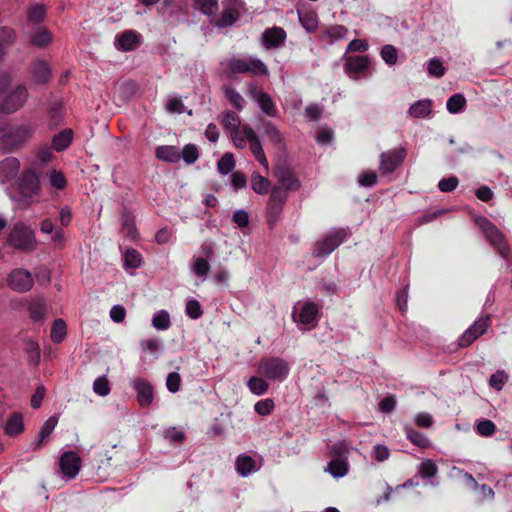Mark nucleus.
<instances>
[{"instance_id": "obj_1", "label": "nucleus", "mask_w": 512, "mask_h": 512, "mask_svg": "<svg viewBox=\"0 0 512 512\" xmlns=\"http://www.w3.org/2000/svg\"><path fill=\"white\" fill-rule=\"evenodd\" d=\"M33 135L29 125H8L0 128V149L12 152L19 149Z\"/></svg>"}, {"instance_id": "obj_2", "label": "nucleus", "mask_w": 512, "mask_h": 512, "mask_svg": "<svg viewBox=\"0 0 512 512\" xmlns=\"http://www.w3.org/2000/svg\"><path fill=\"white\" fill-rule=\"evenodd\" d=\"M346 228H339L326 234L322 240L317 241L312 248V256L325 258L335 251L348 237Z\"/></svg>"}, {"instance_id": "obj_3", "label": "nucleus", "mask_w": 512, "mask_h": 512, "mask_svg": "<svg viewBox=\"0 0 512 512\" xmlns=\"http://www.w3.org/2000/svg\"><path fill=\"white\" fill-rule=\"evenodd\" d=\"M289 364L280 357H263L258 364V374L273 381L282 382L289 374Z\"/></svg>"}, {"instance_id": "obj_4", "label": "nucleus", "mask_w": 512, "mask_h": 512, "mask_svg": "<svg viewBox=\"0 0 512 512\" xmlns=\"http://www.w3.org/2000/svg\"><path fill=\"white\" fill-rule=\"evenodd\" d=\"M8 243L17 250L31 252L36 248L34 231L22 222L15 223L10 231Z\"/></svg>"}, {"instance_id": "obj_5", "label": "nucleus", "mask_w": 512, "mask_h": 512, "mask_svg": "<svg viewBox=\"0 0 512 512\" xmlns=\"http://www.w3.org/2000/svg\"><path fill=\"white\" fill-rule=\"evenodd\" d=\"M287 199L288 194L282 187L274 186L271 189L266 206V221L270 229H273L278 222Z\"/></svg>"}, {"instance_id": "obj_6", "label": "nucleus", "mask_w": 512, "mask_h": 512, "mask_svg": "<svg viewBox=\"0 0 512 512\" xmlns=\"http://www.w3.org/2000/svg\"><path fill=\"white\" fill-rule=\"evenodd\" d=\"M478 224L483 231L486 239L490 244L498 251L503 258H508L510 255V249L506 242L504 234L494 225L490 220L482 217Z\"/></svg>"}, {"instance_id": "obj_7", "label": "nucleus", "mask_w": 512, "mask_h": 512, "mask_svg": "<svg viewBox=\"0 0 512 512\" xmlns=\"http://www.w3.org/2000/svg\"><path fill=\"white\" fill-rule=\"evenodd\" d=\"M407 156V150L403 147L382 152L379 156V171L381 175L394 172L402 165Z\"/></svg>"}, {"instance_id": "obj_8", "label": "nucleus", "mask_w": 512, "mask_h": 512, "mask_svg": "<svg viewBox=\"0 0 512 512\" xmlns=\"http://www.w3.org/2000/svg\"><path fill=\"white\" fill-rule=\"evenodd\" d=\"M491 325V318L489 315H482L471 325L458 339V346L466 348L470 346L475 340L486 333Z\"/></svg>"}, {"instance_id": "obj_9", "label": "nucleus", "mask_w": 512, "mask_h": 512, "mask_svg": "<svg viewBox=\"0 0 512 512\" xmlns=\"http://www.w3.org/2000/svg\"><path fill=\"white\" fill-rule=\"evenodd\" d=\"M228 69L232 73H251L253 75H265L268 72L266 65L259 59L233 58L228 63Z\"/></svg>"}, {"instance_id": "obj_10", "label": "nucleus", "mask_w": 512, "mask_h": 512, "mask_svg": "<svg viewBox=\"0 0 512 512\" xmlns=\"http://www.w3.org/2000/svg\"><path fill=\"white\" fill-rule=\"evenodd\" d=\"M18 191L27 203L38 195L40 191V180L35 171L25 170L18 180Z\"/></svg>"}, {"instance_id": "obj_11", "label": "nucleus", "mask_w": 512, "mask_h": 512, "mask_svg": "<svg viewBox=\"0 0 512 512\" xmlns=\"http://www.w3.org/2000/svg\"><path fill=\"white\" fill-rule=\"evenodd\" d=\"M28 99V90L24 85H18L0 103V111L12 114L23 107Z\"/></svg>"}, {"instance_id": "obj_12", "label": "nucleus", "mask_w": 512, "mask_h": 512, "mask_svg": "<svg viewBox=\"0 0 512 512\" xmlns=\"http://www.w3.org/2000/svg\"><path fill=\"white\" fill-rule=\"evenodd\" d=\"M7 285L13 291L24 293L32 289L34 280L32 274L24 268H15L7 276Z\"/></svg>"}, {"instance_id": "obj_13", "label": "nucleus", "mask_w": 512, "mask_h": 512, "mask_svg": "<svg viewBox=\"0 0 512 512\" xmlns=\"http://www.w3.org/2000/svg\"><path fill=\"white\" fill-rule=\"evenodd\" d=\"M274 176L279 183L277 186L285 189L287 194L289 191H297L301 186L300 181L291 168L284 162L276 164L274 167Z\"/></svg>"}, {"instance_id": "obj_14", "label": "nucleus", "mask_w": 512, "mask_h": 512, "mask_svg": "<svg viewBox=\"0 0 512 512\" xmlns=\"http://www.w3.org/2000/svg\"><path fill=\"white\" fill-rule=\"evenodd\" d=\"M28 72L31 80L36 85L47 84L52 77V70L49 63L43 59H35L30 65Z\"/></svg>"}, {"instance_id": "obj_15", "label": "nucleus", "mask_w": 512, "mask_h": 512, "mask_svg": "<svg viewBox=\"0 0 512 512\" xmlns=\"http://www.w3.org/2000/svg\"><path fill=\"white\" fill-rule=\"evenodd\" d=\"M0 427L7 437L16 438L25 430L23 415L20 412L13 411L4 420V416L0 421Z\"/></svg>"}, {"instance_id": "obj_16", "label": "nucleus", "mask_w": 512, "mask_h": 512, "mask_svg": "<svg viewBox=\"0 0 512 512\" xmlns=\"http://www.w3.org/2000/svg\"><path fill=\"white\" fill-rule=\"evenodd\" d=\"M250 96L258 103L260 109L269 117H276L278 109L271 96L257 86L249 88Z\"/></svg>"}, {"instance_id": "obj_17", "label": "nucleus", "mask_w": 512, "mask_h": 512, "mask_svg": "<svg viewBox=\"0 0 512 512\" xmlns=\"http://www.w3.org/2000/svg\"><path fill=\"white\" fill-rule=\"evenodd\" d=\"M31 46L43 49L47 47L53 39L52 33L44 26H35L25 29Z\"/></svg>"}, {"instance_id": "obj_18", "label": "nucleus", "mask_w": 512, "mask_h": 512, "mask_svg": "<svg viewBox=\"0 0 512 512\" xmlns=\"http://www.w3.org/2000/svg\"><path fill=\"white\" fill-rule=\"evenodd\" d=\"M243 134L246 136L247 141L250 144V150L256 160L265 168H268V161L266 159L262 144L254 130L250 126L244 125Z\"/></svg>"}, {"instance_id": "obj_19", "label": "nucleus", "mask_w": 512, "mask_h": 512, "mask_svg": "<svg viewBox=\"0 0 512 512\" xmlns=\"http://www.w3.org/2000/svg\"><path fill=\"white\" fill-rule=\"evenodd\" d=\"M80 466L81 459L77 453L73 451L63 453L60 458V469L62 473L69 478H74L78 474Z\"/></svg>"}, {"instance_id": "obj_20", "label": "nucleus", "mask_w": 512, "mask_h": 512, "mask_svg": "<svg viewBox=\"0 0 512 512\" xmlns=\"http://www.w3.org/2000/svg\"><path fill=\"white\" fill-rule=\"evenodd\" d=\"M133 387L137 392V400L140 406H149L154 399L153 386L143 378H136L133 382Z\"/></svg>"}, {"instance_id": "obj_21", "label": "nucleus", "mask_w": 512, "mask_h": 512, "mask_svg": "<svg viewBox=\"0 0 512 512\" xmlns=\"http://www.w3.org/2000/svg\"><path fill=\"white\" fill-rule=\"evenodd\" d=\"M141 44V35L134 30H126L116 36L115 45L118 50L132 51Z\"/></svg>"}, {"instance_id": "obj_22", "label": "nucleus", "mask_w": 512, "mask_h": 512, "mask_svg": "<svg viewBox=\"0 0 512 512\" xmlns=\"http://www.w3.org/2000/svg\"><path fill=\"white\" fill-rule=\"evenodd\" d=\"M121 233L124 237L135 240L138 232L133 212L126 206L123 207L121 213Z\"/></svg>"}, {"instance_id": "obj_23", "label": "nucleus", "mask_w": 512, "mask_h": 512, "mask_svg": "<svg viewBox=\"0 0 512 512\" xmlns=\"http://www.w3.org/2000/svg\"><path fill=\"white\" fill-rule=\"evenodd\" d=\"M262 39L266 48H276L284 43L286 32L283 28L275 26L265 30Z\"/></svg>"}, {"instance_id": "obj_24", "label": "nucleus", "mask_w": 512, "mask_h": 512, "mask_svg": "<svg viewBox=\"0 0 512 512\" xmlns=\"http://www.w3.org/2000/svg\"><path fill=\"white\" fill-rule=\"evenodd\" d=\"M20 169V162L15 157H7L0 162V181L6 182L15 178Z\"/></svg>"}, {"instance_id": "obj_25", "label": "nucleus", "mask_w": 512, "mask_h": 512, "mask_svg": "<svg viewBox=\"0 0 512 512\" xmlns=\"http://www.w3.org/2000/svg\"><path fill=\"white\" fill-rule=\"evenodd\" d=\"M370 61L368 56H350L345 62V71L348 74H360L368 70Z\"/></svg>"}, {"instance_id": "obj_26", "label": "nucleus", "mask_w": 512, "mask_h": 512, "mask_svg": "<svg viewBox=\"0 0 512 512\" xmlns=\"http://www.w3.org/2000/svg\"><path fill=\"white\" fill-rule=\"evenodd\" d=\"M318 312V305L312 301H307L301 308L298 320L302 324L315 326Z\"/></svg>"}, {"instance_id": "obj_27", "label": "nucleus", "mask_w": 512, "mask_h": 512, "mask_svg": "<svg viewBox=\"0 0 512 512\" xmlns=\"http://www.w3.org/2000/svg\"><path fill=\"white\" fill-rule=\"evenodd\" d=\"M29 316L34 322L43 321L46 316L47 307L42 297H36L29 302Z\"/></svg>"}, {"instance_id": "obj_28", "label": "nucleus", "mask_w": 512, "mask_h": 512, "mask_svg": "<svg viewBox=\"0 0 512 512\" xmlns=\"http://www.w3.org/2000/svg\"><path fill=\"white\" fill-rule=\"evenodd\" d=\"M46 15V9L43 4H34L28 8L26 28L40 26Z\"/></svg>"}, {"instance_id": "obj_29", "label": "nucleus", "mask_w": 512, "mask_h": 512, "mask_svg": "<svg viewBox=\"0 0 512 512\" xmlns=\"http://www.w3.org/2000/svg\"><path fill=\"white\" fill-rule=\"evenodd\" d=\"M155 156L157 159L168 163H176L181 158L178 148L170 145L158 146L155 150Z\"/></svg>"}, {"instance_id": "obj_30", "label": "nucleus", "mask_w": 512, "mask_h": 512, "mask_svg": "<svg viewBox=\"0 0 512 512\" xmlns=\"http://www.w3.org/2000/svg\"><path fill=\"white\" fill-rule=\"evenodd\" d=\"M235 467L239 475L246 477L256 470V461L249 455L240 454L236 458Z\"/></svg>"}, {"instance_id": "obj_31", "label": "nucleus", "mask_w": 512, "mask_h": 512, "mask_svg": "<svg viewBox=\"0 0 512 512\" xmlns=\"http://www.w3.org/2000/svg\"><path fill=\"white\" fill-rule=\"evenodd\" d=\"M73 140V132L71 129L67 128L59 133L55 134L52 139V149L57 152H62L66 150Z\"/></svg>"}, {"instance_id": "obj_32", "label": "nucleus", "mask_w": 512, "mask_h": 512, "mask_svg": "<svg viewBox=\"0 0 512 512\" xmlns=\"http://www.w3.org/2000/svg\"><path fill=\"white\" fill-rule=\"evenodd\" d=\"M261 128L264 134L274 145L279 146L284 143V138L278 128L269 120L260 119Z\"/></svg>"}, {"instance_id": "obj_33", "label": "nucleus", "mask_w": 512, "mask_h": 512, "mask_svg": "<svg viewBox=\"0 0 512 512\" xmlns=\"http://www.w3.org/2000/svg\"><path fill=\"white\" fill-rule=\"evenodd\" d=\"M349 470V464L346 460L341 458H334L328 462L326 471H328L334 478L344 477Z\"/></svg>"}, {"instance_id": "obj_34", "label": "nucleus", "mask_w": 512, "mask_h": 512, "mask_svg": "<svg viewBox=\"0 0 512 512\" xmlns=\"http://www.w3.org/2000/svg\"><path fill=\"white\" fill-rule=\"evenodd\" d=\"M16 41V32L10 27H0V58L5 54L6 49Z\"/></svg>"}, {"instance_id": "obj_35", "label": "nucleus", "mask_w": 512, "mask_h": 512, "mask_svg": "<svg viewBox=\"0 0 512 512\" xmlns=\"http://www.w3.org/2000/svg\"><path fill=\"white\" fill-rule=\"evenodd\" d=\"M58 419L55 416L49 417L44 424L42 425L39 432V440L36 442L33 450L38 451L42 447V443L45 439H47L57 425Z\"/></svg>"}, {"instance_id": "obj_36", "label": "nucleus", "mask_w": 512, "mask_h": 512, "mask_svg": "<svg viewBox=\"0 0 512 512\" xmlns=\"http://www.w3.org/2000/svg\"><path fill=\"white\" fill-rule=\"evenodd\" d=\"M432 111V101L429 99L419 100L411 105L409 114L414 118H424Z\"/></svg>"}, {"instance_id": "obj_37", "label": "nucleus", "mask_w": 512, "mask_h": 512, "mask_svg": "<svg viewBox=\"0 0 512 512\" xmlns=\"http://www.w3.org/2000/svg\"><path fill=\"white\" fill-rule=\"evenodd\" d=\"M240 18V12L236 8H227L222 11L220 17L216 20V26L225 28L233 25Z\"/></svg>"}, {"instance_id": "obj_38", "label": "nucleus", "mask_w": 512, "mask_h": 512, "mask_svg": "<svg viewBox=\"0 0 512 512\" xmlns=\"http://www.w3.org/2000/svg\"><path fill=\"white\" fill-rule=\"evenodd\" d=\"M406 438L414 445L420 448H427L430 445L428 438L421 432L413 429L410 426L405 427Z\"/></svg>"}, {"instance_id": "obj_39", "label": "nucleus", "mask_w": 512, "mask_h": 512, "mask_svg": "<svg viewBox=\"0 0 512 512\" xmlns=\"http://www.w3.org/2000/svg\"><path fill=\"white\" fill-rule=\"evenodd\" d=\"M67 334V326L63 319H55L52 327L50 338L53 343L59 344L61 343Z\"/></svg>"}, {"instance_id": "obj_40", "label": "nucleus", "mask_w": 512, "mask_h": 512, "mask_svg": "<svg viewBox=\"0 0 512 512\" xmlns=\"http://www.w3.org/2000/svg\"><path fill=\"white\" fill-rule=\"evenodd\" d=\"M466 106V98L463 94L457 93L452 95L448 98L446 107L447 110L452 113L456 114L461 112Z\"/></svg>"}, {"instance_id": "obj_41", "label": "nucleus", "mask_w": 512, "mask_h": 512, "mask_svg": "<svg viewBox=\"0 0 512 512\" xmlns=\"http://www.w3.org/2000/svg\"><path fill=\"white\" fill-rule=\"evenodd\" d=\"M224 93L229 103L238 111H242L244 108V98L238 93L233 87L225 86Z\"/></svg>"}, {"instance_id": "obj_42", "label": "nucleus", "mask_w": 512, "mask_h": 512, "mask_svg": "<svg viewBox=\"0 0 512 512\" xmlns=\"http://www.w3.org/2000/svg\"><path fill=\"white\" fill-rule=\"evenodd\" d=\"M299 21L307 32H314L318 27V17L314 12H298Z\"/></svg>"}, {"instance_id": "obj_43", "label": "nucleus", "mask_w": 512, "mask_h": 512, "mask_svg": "<svg viewBox=\"0 0 512 512\" xmlns=\"http://www.w3.org/2000/svg\"><path fill=\"white\" fill-rule=\"evenodd\" d=\"M247 386L253 394L259 396L265 394L269 389L267 381L256 376H253L248 380Z\"/></svg>"}, {"instance_id": "obj_44", "label": "nucleus", "mask_w": 512, "mask_h": 512, "mask_svg": "<svg viewBox=\"0 0 512 512\" xmlns=\"http://www.w3.org/2000/svg\"><path fill=\"white\" fill-rule=\"evenodd\" d=\"M142 264V255L133 248H129L124 254V265L127 268L136 269Z\"/></svg>"}, {"instance_id": "obj_45", "label": "nucleus", "mask_w": 512, "mask_h": 512, "mask_svg": "<svg viewBox=\"0 0 512 512\" xmlns=\"http://www.w3.org/2000/svg\"><path fill=\"white\" fill-rule=\"evenodd\" d=\"M270 181L260 174H253L251 177V187L254 192L258 194H265L268 192Z\"/></svg>"}, {"instance_id": "obj_46", "label": "nucleus", "mask_w": 512, "mask_h": 512, "mask_svg": "<svg viewBox=\"0 0 512 512\" xmlns=\"http://www.w3.org/2000/svg\"><path fill=\"white\" fill-rule=\"evenodd\" d=\"M152 325L158 330H167L171 326L170 315L167 311L161 310L153 316Z\"/></svg>"}, {"instance_id": "obj_47", "label": "nucleus", "mask_w": 512, "mask_h": 512, "mask_svg": "<svg viewBox=\"0 0 512 512\" xmlns=\"http://www.w3.org/2000/svg\"><path fill=\"white\" fill-rule=\"evenodd\" d=\"M196 7L205 15L212 16L218 10V0H194Z\"/></svg>"}, {"instance_id": "obj_48", "label": "nucleus", "mask_w": 512, "mask_h": 512, "mask_svg": "<svg viewBox=\"0 0 512 512\" xmlns=\"http://www.w3.org/2000/svg\"><path fill=\"white\" fill-rule=\"evenodd\" d=\"M381 57L384 60V62L389 65H395L398 60V51L397 49L390 44H386L381 49Z\"/></svg>"}, {"instance_id": "obj_49", "label": "nucleus", "mask_w": 512, "mask_h": 512, "mask_svg": "<svg viewBox=\"0 0 512 512\" xmlns=\"http://www.w3.org/2000/svg\"><path fill=\"white\" fill-rule=\"evenodd\" d=\"M217 167H218V171L221 174L226 175V174L230 173L235 167V160H234L233 154L225 153L218 161Z\"/></svg>"}, {"instance_id": "obj_50", "label": "nucleus", "mask_w": 512, "mask_h": 512, "mask_svg": "<svg viewBox=\"0 0 512 512\" xmlns=\"http://www.w3.org/2000/svg\"><path fill=\"white\" fill-rule=\"evenodd\" d=\"M223 126L231 132L239 130L240 118L233 111H227L222 120Z\"/></svg>"}, {"instance_id": "obj_51", "label": "nucleus", "mask_w": 512, "mask_h": 512, "mask_svg": "<svg viewBox=\"0 0 512 512\" xmlns=\"http://www.w3.org/2000/svg\"><path fill=\"white\" fill-rule=\"evenodd\" d=\"M274 408H275L274 401H273V399H270V398L260 400L254 405L255 412L257 414H259L260 416L270 415L273 412Z\"/></svg>"}, {"instance_id": "obj_52", "label": "nucleus", "mask_w": 512, "mask_h": 512, "mask_svg": "<svg viewBox=\"0 0 512 512\" xmlns=\"http://www.w3.org/2000/svg\"><path fill=\"white\" fill-rule=\"evenodd\" d=\"M438 467L431 459H425L420 464L419 474L422 478H432L436 476Z\"/></svg>"}, {"instance_id": "obj_53", "label": "nucleus", "mask_w": 512, "mask_h": 512, "mask_svg": "<svg viewBox=\"0 0 512 512\" xmlns=\"http://www.w3.org/2000/svg\"><path fill=\"white\" fill-rule=\"evenodd\" d=\"M180 154L187 164L195 163L199 157L198 148L195 144H186Z\"/></svg>"}, {"instance_id": "obj_54", "label": "nucleus", "mask_w": 512, "mask_h": 512, "mask_svg": "<svg viewBox=\"0 0 512 512\" xmlns=\"http://www.w3.org/2000/svg\"><path fill=\"white\" fill-rule=\"evenodd\" d=\"M476 431L480 436L489 437L496 431V425L489 419H483L477 423Z\"/></svg>"}, {"instance_id": "obj_55", "label": "nucleus", "mask_w": 512, "mask_h": 512, "mask_svg": "<svg viewBox=\"0 0 512 512\" xmlns=\"http://www.w3.org/2000/svg\"><path fill=\"white\" fill-rule=\"evenodd\" d=\"M185 312L191 319H199L203 315V310L198 300L192 299L186 303Z\"/></svg>"}, {"instance_id": "obj_56", "label": "nucleus", "mask_w": 512, "mask_h": 512, "mask_svg": "<svg viewBox=\"0 0 512 512\" xmlns=\"http://www.w3.org/2000/svg\"><path fill=\"white\" fill-rule=\"evenodd\" d=\"M49 181L52 187L63 190L67 185L65 175L61 171L52 170L49 174Z\"/></svg>"}, {"instance_id": "obj_57", "label": "nucleus", "mask_w": 512, "mask_h": 512, "mask_svg": "<svg viewBox=\"0 0 512 512\" xmlns=\"http://www.w3.org/2000/svg\"><path fill=\"white\" fill-rule=\"evenodd\" d=\"M427 70L429 75L437 78H440L445 74V67L437 58H432L429 60Z\"/></svg>"}, {"instance_id": "obj_58", "label": "nucleus", "mask_w": 512, "mask_h": 512, "mask_svg": "<svg viewBox=\"0 0 512 512\" xmlns=\"http://www.w3.org/2000/svg\"><path fill=\"white\" fill-rule=\"evenodd\" d=\"M93 390L100 396H107L110 393L108 379L105 376L98 377L93 383Z\"/></svg>"}, {"instance_id": "obj_59", "label": "nucleus", "mask_w": 512, "mask_h": 512, "mask_svg": "<svg viewBox=\"0 0 512 512\" xmlns=\"http://www.w3.org/2000/svg\"><path fill=\"white\" fill-rule=\"evenodd\" d=\"M210 270V265L208 261L202 257H198L194 261L193 271L199 277L207 276Z\"/></svg>"}, {"instance_id": "obj_60", "label": "nucleus", "mask_w": 512, "mask_h": 512, "mask_svg": "<svg viewBox=\"0 0 512 512\" xmlns=\"http://www.w3.org/2000/svg\"><path fill=\"white\" fill-rule=\"evenodd\" d=\"M180 384H181V376L179 373L171 372L168 374L167 379H166V386H167V389L171 393L178 392L180 389Z\"/></svg>"}, {"instance_id": "obj_61", "label": "nucleus", "mask_w": 512, "mask_h": 512, "mask_svg": "<svg viewBox=\"0 0 512 512\" xmlns=\"http://www.w3.org/2000/svg\"><path fill=\"white\" fill-rule=\"evenodd\" d=\"M458 178L455 176H451L448 178H443L438 183V188L442 192H452L458 186Z\"/></svg>"}, {"instance_id": "obj_62", "label": "nucleus", "mask_w": 512, "mask_h": 512, "mask_svg": "<svg viewBox=\"0 0 512 512\" xmlns=\"http://www.w3.org/2000/svg\"><path fill=\"white\" fill-rule=\"evenodd\" d=\"M348 33V29L343 25H334L327 29L326 34L333 40L344 39Z\"/></svg>"}, {"instance_id": "obj_63", "label": "nucleus", "mask_w": 512, "mask_h": 512, "mask_svg": "<svg viewBox=\"0 0 512 512\" xmlns=\"http://www.w3.org/2000/svg\"><path fill=\"white\" fill-rule=\"evenodd\" d=\"M25 351L28 354L30 362L38 363L40 360V348L39 345L34 341H28L26 343Z\"/></svg>"}, {"instance_id": "obj_64", "label": "nucleus", "mask_w": 512, "mask_h": 512, "mask_svg": "<svg viewBox=\"0 0 512 512\" xmlns=\"http://www.w3.org/2000/svg\"><path fill=\"white\" fill-rule=\"evenodd\" d=\"M358 182L361 186L372 187L377 183V174L374 171H366L359 176Z\"/></svg>"}]
</instances>
